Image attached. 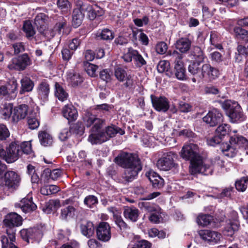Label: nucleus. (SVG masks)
I'll return each instance as SVG.
<instances>
[{
	"label": "nucleus",
	"instance_id": "f704fd0d",
	"mask_svg": "<svg viewBox=\"0 0 248 248\" xmlns=\"http://www.w3.org/2000/svg\"><path fill=\"white\" fill-rule=\"evenodd\" d=\"M191 55L193 56V58L195 60L194 61L199 62H203L206 57L202 48L198 46H194L193 47L191 52Z\"/></svg>",
	"mask_w": 248,
	"mask_h": 248
},
{
	"label": "nucleus",
	"instance_id": "69168bd1",
	"mask_svg": "<svg viewBox=\"0 0 248 248\" xmlns=\"http://www.w3.org/2000/svg\"><path fill=\"white\" fill-rule=\"evenodd\" d=\"M74 52L69 49L66 46H64L61 50L62 59L65 62H68L71 58Z\"/></svg>",
	"mask_w": 248,
	"mask_h": 248
},
{
	"label": "nucleus",
	"instance_id": "4468645a",
	"mask_svg": "<svg viewBox=\"0 0 248 248\" xmlns=\"http://www.w3.org/2000/svg\"><path fill=\"white\" fill-rule=\"evenodd\" d=\"M200 155L198 145L193 143L184 145L180 152L181 157L186 161H190Z\"/></svg>",
	"mask_w": 248,
	"mask_h": 248
},
{
	"label": "nucleus",
	"instance_id": "f257e3e1",
	"mask_svg": "<svg viewBox=\"0 0 248 248\" xmlns=\"http://www.w3.org/2000/svg\"><path fill=\"white\" fill-rule=\"evenodd\" d=\"M229 143L223 142L220 145V150L224 155L229 157H233L237 152L238 148L248 150V140L239 135H234L230 137Z\"/></svg>",
	"mask_w": 248,
	"mask_h": 248
},
{
	"label": "nucleus",
	"instance_id": "b1692460",
	"mask_svg": "<svg viewBox=\"0 0 248 248\" xmlns=\"http://www.w3.org/2000/svg\"><path fill=\"white\" fill-rule=\"evenodd\" d=\"M16 240V232H5L0 233V241L1 242V248H7L8 247L15 245Z\"/></svg>",
	"mask_w": 248,
	"mask_h": 248
},
{
	"label": "nucleus",
	"instance_id": "2eb2a0df",
	"mask_svg": "<svg viewBox=\"0 0 248 248\" xmlns=\"http://www.w3.org/2000/svg\"><path fill=\"white\" fill-rule=\"evenodd\" d=\"M150 98L152 106L158 112H166L170 107L168 99L164 96H157L152 94Z\"/></svg>",
	"mask_w": 248,
	"mask_h": 248
},
{
	"label": "nucleus",
	"instance_id": "a18cd8bd",
	"mask_svg": "<svg viewBox=\"0 0 248 248\" xmlns=\"http://www.w3.org/2000/svg\"><path fill=\"white\" fill-rule=\"evenodd\" d=\"M23 31L26 33V37L29 39L33 37L35 34V31L30 20H25L24 21Z\"/></svg>",
	"mask_w": 248,
	"mask_h": 248
},
{
	"label": "nucleus",
	"instance_id": "7c9ffc66",
	"mask_svg": "<svg viewBox=\"0 0 248 248\" xmlns=\"http://www.w3.org/2000/svg\"><path fill=\"white\" fill-rule=\"evenodd\" d=\"M54 94L62 102L66 100L69 97L68 93L58 82H56L54 85Z\"/></svg>",
	"mask_w": 248,
	"mask_h": 248
},
{
	"label": "nucleus",
	"instance_id": "e2e57ef3",
	"mask_svg": "<svg viewBox=\"0 0 248 248\" xmlns=\"http://www.w3.org/2000/svg\"><path fill=\"white\" fill-rule=\"evenodd\" d=\"M20 236L21 239L28 244L31 240V228L22 229L19 231Z\"/></svg>",
	"mask_w": 248,
	"mask_h": 248
},
{
	"label": "nucleus",
	"instance_id": "338daca9",
	"mask_svg": "<svg viewBox=\"0 0 248 248\" xmlns=\"http://www.w3.org/2000/svg\"><path fill=\"white\" fill-rule=\"evenodd\" d=\"M211 165L213 170L214 169H220L224 167V161L220 158L219 156H217L211 160Z\"/></svg>",
	"mask_w": 248,
	"mask_h": 248
},
{
	"label": "nucleus",
	"instance_id": "6e6552de",
	"mask_svg": "<svg viewBox=\"0 0 248 248\" xmlns=\"http://www.w3.org/2000/svg\"><path fill=\"white\" fill-rule=\"evenodd\" d=\"M170 55L173 58H175L174 61V67L173 71V76L180 80H186L187 79L186 74V69L184 66V63L182 61V55L176 50L173 51Z\"/></svg>",
	"mask_w": 248,
	"mask_h": 248
},
{
	"label": "nucleus",
	"instance_id": "f3484780",
	"mask_svg": "<svg viewBox=\"0 0 248 248\" xmlns=\"http://www.w3.org/2000/svg\"><path fill=\"white\" fill-rule=\"evenodd\" d=\"M117 134L115 126H108L102 131L97 134L93 135V139L95 140V144H100L108 140L110 138L115 136Z\"/></svg>",
	"mask_w": 248,
	"mask_h": 248
},
{
	"label": "nucleus",
	"instance_id": "774afa93",
	"mask_svg": "<svg viewBox=\"0 0 248 248\" xmlns=\"http://www.w3.org/2000/svg\"><path fill=\"white\" fill-rule=\"evenodd\" d=\"M81 40L78 38H74L69 41L67 47L75 52V51L80 46Z\"/></svg>",
	"mask_w": 248,
	"mask_h": 248
},
{
	"label": "nucleus",
	"instance_id": "bf43d9fd",
	"mask_svg": "<svg viewBox=\"0 0 248 248\" xmlns=\"http://www.w3.org/2000/svg\"><path fill=\"white\" fill-rule=\"evenodd\" d=\"M135 76L132 74H128L125 78V81L124 85L126 88L129 89H134L135 87L136 80L134 79Z\"/></svg>",
	"mask_w": 248,
	"mask_h": 248
},
{
	"label": "nucleus",
	"instance_id": "ea45409f",
	"mask_svg": "<svg viewBox=\"0 0 248 248\" xmlns=\"http://www.w3.org/2000/svg\"><path fill=\"white\" fill-rule=\"evenodd\" d=\"M61 206L60 201L59 200H50L46 203L43 208V211L47 213L50 214L53 211H56Z\"/></svg>",
	"mask_w": 248,
	"mask_h": 248
},
{
	"label": "nucleus",
	"instance_id": "603ef678",
	"mask_svg": "<svg viewBox=\"0 0 248 248\" xmlns=\"http://www.w3.org/2000/svg\"><path fill=\"white\" fill-rule=\"evenodd\" d=\"M66 25V20L62 16H59L57 19V22L53 29V31L55 32V34L61 33L62 30Z\"/></svg>",
	"mask_w": 248,
	"mask_h": 248
},
{
	"label": "nucleus",
	"instance_id": "052dcab7",
	"mask_svg": "<svg viewBox=\"0 0 248 248\" xmlns=\"http://www.w3.org/2000/svg\"><path fill=\"white\" fill-rule=\"evenodd\" d=\"M233 191L232 186L225 187L222 189L221 192L217 194V199H224L225 198H231L232 192Z\"/></svg>",
	"mask_w": 248,
	"mask_h": 248
},
{
	"label": "nucleus",
	"instance_id": "cd10ccee",
	"mask_svg": "<svg viewBox=\"0 0 248 248\" xmlns=\"http://www.w3.org/2000/svg\"><path fill=\"white\" fill-rule=\"evenodd\" d=\"M124 217L133 222H136L139 219L140 211L136 207L132 206H124L123 212Z\"/></svg>",
	"mask_w": 248,
	"mask_h": 248
},
{
	"label": "nucleus",
	"instance_id": "393cba45",
	"mask_svg": "<svg viewBox=\"0 0 248 248\" xmlns=\"http://www.w3.org/2000/svg\"><path fill=\"white\" fill-rule=\"evenodd\" d=\"M77 6L78 7L74 9L72 14V26L75 28L81 24L85 16V11L81 10V1L79 2Z\"/></svg>",
	"mask_w": 248,
	"mask_h": 248
},
{
	"label": "nucleus",
	"instance_id": "7ed1b4c3",
	"mask_svg": "<svg viewBox=\"0 0 248 248\" xmlns=\"http://www.w3.org/2000/svg\"><path fill=\"white\" fill-rule=\"evenodd\" d=\"M20 156L19 141H12L6 147V150L0 146V158L8 163L14 162Z\"/></svg>",
	"mask_w": 248,
	"mask_h": 248
},
{
	"label": "nucleus",
	"instance_id": "72a5a7b5",
	"mask_svg": "<svg viewBox=\"0 0 248 248\" xmlns=\"http://www.w3.org/2000/svg\"><path fill=\"white\" fill-rule=\"evenodd\" d=\"M14 106L12 103H5L0 108V113L2 118L5 120H8L12 117Z\"/></svg>",
	"mask_w": 248,
	"mask_h": 248
},
{
	"label": "nucleus",
	"instance_id": "4c0bfd02",
	"mask_svg": "<svg viewBox=\"0 0 248 248\" xmlns=\"http://www.w3.org/2000/svg\"><path fill=\"white\" fill-rule=\"evenodd\" d=\"M213 220L214 217L208 214H201L199 215L196 219L198 225L203 227L210 225Z\"/></svg>",
	"mask_w": 248,
	"mask_h": 248
},
{
	"label": "nucleus",
	"instance_id": "c03bdc74",
	"mask_svg": "<svg viewBox=\"0 0 248 248\" xmlns=\"http://www.w3.org/2000/svg\"><path fill=\"white\" fill-rule=\"evenodd\" d=\"M69 129L73 134L82 135L84 133L85 126L81 122L78 121L76 123L72 124Z\"/></svg>",
	"mask_w": 248,
	"mask_h": 248
},
{
	"label": "nucleus",
	"instance_id": "f8f14e48",
	"mask_svg": "<svg viewBox=\"0 0 248 248\" xmlns=\"http://www.w3.org/2000/svg\"><path fill=\"white\" fill-rule=\"evenodd\" d=\"M81 10L85 11V15L90 20L98 19L103 16L105 12L100 7L95 5L92 6L89 3L81 1Z\"/></svg>",
	"mask_w": 248,
	"mask_h": 248
},
{
	"label": "nucleus",
	"instance_id": "9d476101",
	"mask_svg": "<svg viewBox=\"0 0 248 248\" xmlns=\"http://www.w3.org/2000/svg\"><path fill=\"white\" fill-rule=\"evenodd\" d=\"M177 154L172 152L163 154L157 162V166L161 170H169L174 167L176 164L174 158L177 157Z\"/></svg>",
	"mask_w": 248,
	"mask_h": 248
},
{
	"label": "nucleus",
	"instance_id": "37998d69",
	"mask_svg": "<svg viewBox=\"0 0 248 248\" xmlns=\"http://www.w3.org/2000/svg\"><path fill=\"white\" fill-rule=\"evenodd\" d=\"M128 75V74L126 70V68L122 66H116L115 67L114 76L119 82H124Z\"/></svg>",
	"mask_w": 248,
	"mask_h": 248
},
{
	"label": "nucleus",
	"instance_id": "473e14b6",
	"mask_svg": "<svg viewBox=\"0 0 248 248\" xmlns=\"http://www.w3.org/2000/svg\"><path fill=\"white\" fill-rule=\"evenodd\" d=\"M10 95V100L14 99L17 94L18 83L16 80L12 79L5 85Z\"/></svg>",
	"mask_w": 248,
	"mask_h": 248
},
{
	"label": "nucleus",
	"instance_id": "864d4df0",
	"mask_svg": "<svg viewBox=\"0 0 248 248\" xmlns=\"http://www.w3.org/2000/svg\"><path fill=\"white\" fill-rule=\"evenodd\" d=\"M239 225L236 222H231L225 227L224 234L230 237H232L234 233L239 229Z\"/></svg>",
	"mask_w": 248,
	"mask_h": 248
},
{
	"label": "nucleus",
	"instance_id": "5701e85b",
	"mask_svg": "<svg viewBox=\"0 0 248 248\" xmlns=\"http://www.w3.org/2000/svg\"><path fill=\"white\" fill-rule=\"evenodd\" d=\"M28 108V106L26 104H22L14 107L12 122L16 123L20 120L24 119L27 115Z\"/></svg>",
	"mask_w": 248,
	"mask_h": 248
},
{
	"label": "nucleus",
	"instance_id": "a211bd4d",
	"mask_svg": "<svg viewBox=\"0 0 248 248\" xmlns=\"http://www.w3.org/2000/svg\"><path fill=\"white\" fill-rule=\"evenodd\" d=\"M201 238L210 245H215L220 241L221 234L216 231L210 230H201L199 232Z\"/></svg>",
	"mask_w": 248,
	"mask_h": 248
},
{
	"label": "nucleus",
	"instance_id": "412c9836",
	"mask_svg": "<svg viewBox=\"0 0 248 248\" xmlns=\"http://www.w3.org/2000/svg\"><path fill=\"white\" fill-rule=\"evenodd\" d=\"M19 207L24 213H31L37 209V205L32 201V197L31 195H28L23 198L18 204Z\"/></svg>",
	"mask_w": 248,
	"mask_h": 248
},
{
	"label": "nucleus",
	"instance_id": "f03ea898",
	"mask_svg": "<svg viewBox=\"0 0 248 248\" xmlns=\"http://www.w3.org/2000/svg\"><path fill=\"white\" fill-rule=\"evenodd\" d=\"M221 106L231 123H240L247 119L246 115L237 101L226 100L221 102Z\"/></svg>",
	"mask_w": 248,
	"mask_h": 248
},
{
	"label": "nucleus",
	"instance_id": "ddd939ff",
	"mask_svg": "<svg viewBox=\"0 0 248 248\" xmlns=\"http://www.w3.org/2000/svg\"><path fill=\"white\" fill-rule=\"evenodd\" d=\"M202 120L209 126L214 127L223 122V115L219 109L213 108L203 117Z\"/></svg>",
	"mask_w": 248,
	"mask_h": 248
},
{
	"label": "nucleus",
	"instance_id": "e433bc0d",
	"mask_svg": "<svg viewBox=\"0 0 248 248\" xmlns=\"http://www.w3.org/2000/svg\"><path fill=\"white\" fill-rule=\"evenodd\" d=\"M44 230L43 226L31 228V243L33 241L39 242L41 241L44 235Z\"/></svg>",
	"mask_w": 248,
	"mask_h": 248
},
{
	"label": "nucleus",
	"instance_id": "6ab92c4d",
	"mask_svg": "<svg viewBox=\"0 0 248 248\" xmlns=\"http://www.w3.org/2000/svg\"><path fill=\"white\" fill-rule=\"evenodd\" d=\"M124 169V171L122 174V178L125 183H129L137 178L139 173L142 170V166L141 164Z\"/></svg>",
	"mask_w": 248,
	"mask_h": 248
},
{
	"label": "nucleus",
	"instance_id": "4be33fe9",
	"mask_svg": "<svg viewBox=\"0 0 248 248\" xmlns=\"http://www.w3.org/2000/svg\"><path fill=\"white\" fill-rule=\"evenodd\" d=\"M84 79L81 75L73 70H69L66 73L67 81L73 88L80 86Z\"/></svg>",
	"mask_w": 248,
	"mask_h": 248
},
{
	"label": "nucleus",
	"instance_id": "4d7b16f0",
	"mask_svg": "<svg viewBox=\"0 0 248 248\" xmlns=\"http://www.w3.org/2000/svg\"><path fill=\"white\" fill-rule=\"evenodd\" d=\"M98 203L97 198L92 195L86 196L84 200V204L91 208Z\"/></svg>",
	"mask_w": 248,
	"mask_h": 248
},
{
	"label": "nucleus",
	"instance_id": "9b49d317",
	"mask_svg": "<svg viewBox=\"0 0 248 248\" xmlns=\"http://www.w3.org/2000/svg\"><path fill=\"white\" fill-rule=\"evenodd\" d=\"M222 70L212 66L209 63H204L201 67V76L202 78H206L209 81L217 79L221 74Z\"/></svg>",
	"mask_w": 248,
	"mask_h": 248
},
{
	"label": "nucleus",
	"instance_id": "c85d7f7f",
	"mask_svg": "<svg viewBox=\"0 0 248 248\" xmlns=\"http://www.w3.org/2000/svg\"><path fill=\"white\" fill-rule=\"evenodd\" d=\"M80 230L81 234L87 238H90L94 233L95 227L93 223L90 221L82 222L80 225Z\"/></svg>",
	"mask_w": 248,
	"mask_h": 248
},
{
	"label": "nucleus",
	"instance_id": "680f3d73",
	"mask_svg": "<svg viewBox=\"0 0 248 248\" xmlns=\"http://www.w3.org/2000/svg\"><path fill=\"white\" fill-rule=\"evenodd\" d=\"M84 66L86 72L90 76L94 77L97 76L96 72L98 68L97 65L87 62Z\"/></svg>",
	"mask_w": 248,
	"mask_h": 248
},
{
	"label": "nucleus",
	"instance_id": "39448f33",
	"mask_svg": "<svg viewBox=\"0 0 248 248\" xmlns=\"http://www.w3.org/2000/svg\"><path fill=\"white\" fill-rule=\"evenodd\" d=\"M115 162L123 168L141 165L138 155L134 153L121 152L114 158Z\"/></svg>",
	"mask_w": 248,
	"mask_h": 248
},
{
	"label": "nucleus",
	"instance_id": "3c124183",
	"mask_svg": "<svg viewBox=\"0 0 248 248\" xmlns=\"http://www.w3.org/2000/svg\"><path fill=\"white\" fill-rule=\"evenodd\" d=\"M238 54L235 53V59L236 61H241L242 56L245 58L248 57V46L247 47L241 45H238L237 47Z\"/></svg>",
	"mask_w": 248,
	"mask_h": 248
},
{
	"label": "nucleus",
	"instance_id": "a19ab883",
	"mask_svg": "<svg viewBox=\"0 0 248 248\" xmlns=\"http://www.w3.org/2000/svg\"><path fill=\"white\" fill-rule=\"evenodd\" d=\"M76 208L72 205L63 207L61 210L60 217L62 220H66L68 218L72 217L75 215Z\"/></svg>",
	"mask_w": 248,
	"mask_h": 248
},
{
	"label": "nucleus",
	"instance_id": "5fc2aeb1",
	"mask_svg": "<svg viewBox=\"0 0 248 248\" xmlns=\"http://www.w3.org/2000/svg\"><path fill=\"white\" fill-rule=\"evenodd\" d=\"M21 155L23 154L30 155L32 153L31 144L30 141H24L19 144Z\"/></svg>",
	"mask_w": 248,
	"mask_h": 248
},
{
	"label": "nucleus",
	"instance_id": "09e8293b",
	"mask_svg": "<svg viewBox=\"0 0 248 248\" xmlns=\"http://www.w3.org/2000/svg\"><path fill=\"white\" fill-rule=\"evenodd\" d=\"M219 125L215 131L216 134L218 135L223 139L225 136L228 135L231 131V126L226 124H222Z\"/></svg>",
	"mask_w": 248,
	"mask_h": 248
},
{
	"label": "nucleus",
	"instance_id": "1a4fd4ad",
	"mask_svg": "<svg viewBox=\"0 0 248 248\" xmlns=\"http://www.w3.org/2000/svg\"><path fill=\"white\" fill-rule=\"evenodd\" d=\"M4 176L1 186L10 190H16L21 182L20 175L16 171L7 170Z\"/></svg>",
	"mask_w": 248,
	"mask_h": 248
},
{
	"label": "nucleus",
	"instance_id": "aec40b11",
	"mask_svg": "<svg viewBox=\"0 0 248 248\" xmlns=\"http://www.w3.org/2000/svg\"><path fill=\"white\" fill-rule=\"evenodd\" d=\"M50 90V87L48 81L45 79H43L37 87L38 98L44 102L47 101Z\"/></svg>",
	"mask_w": 248,
	"mask_h": 248
},
{
	"label": "nucleus",
	"instance_id": "58836bf2",
	"mask_svg": "<svg viewBox=\"0 0 248 248\" xmlns=\"http://www.w3.org/2000/svg\"><path fill=\"white\" fill-rule=\"evenodd\" d=\"M170 62L167 61H160L157 66V69L159 73H162L166 71V75L169 78L173 77V72L172 70L169 68Z\"/></svg>",
	"mask_w": 248,
	"mask_h": 248
},
{
	"label": "nucleus",
	"instance_id": "49530a36",
	"mask_svg": "<svg viewBox=\"0 0 248 248\" xmlns=\"http://www.w3.org/2000/svg\"><path fill=\"white\" fill-rule=\"evenodd\" d=\"M60 190V188L56 185H47L42 187L40 193L45 196H48L57 193Z\"/></svg>",
	"mask_w": 248,
	"mask_h": 248
},
{
	"label": "nucleus",
	"instance_id": "c756f323",
	"mask_svg": "<svg viewBox=\"0 0 248 248\" xmlns=\"http://www.w3.org/2000/svg\"><path fill=\"white\" fill-rule=\"evenodd\" d=\"M105 122V120L96 118L95 121L94 122V124L91 129V133L89 136V140L92 144H95V140L93 139V136H92L94 134H97L102 131L101 128L103 126V123Z\"/></svg>",
	"mask_w": 248,
	"mask_h": 248
},
{
	"label": "nucleus",
	"instance_id": "0eeeda50",
	"mask_svg": "<svg viewBox=\"0 0 248 248\" xmlns=\"http://www.w3.org/2000/svg\"><path fill=\"white\" fill-rule=\"evenodd\" d=\"M32 60L29 55L25 53L14 57L8 65L10 70L23 71L32 64Z\"/></svg>",
	"mask_w": 248,
	"mask_h": 248
},
{
	"label": "nucleus",
	"instance_id": "20e7f679",
	"mask_svg": "<svg viewBox=\"0 0 248 248\" xmlns=\"http://www.w3.org/2000/svg\"><path fill=\"white\" fill-rule=\"evenodd\" d=\"M197 157L190 161L189 173L192 175L200 173L204 175L212 174L213 173L212 167L209 164L203 163V157L201 155Z\"/></svg>",
	"mask_w": 248,
	"mask_h": 248
},
{
	"label": "nucleus",
	"instance_id": "de8ad7c7",
	"mask_svg": "<svg viewBox=\"0 0 248 248\" xmlns=\"http://www.w3.org/2000/svg\"><path fill=\"white\" fill-rule=\"evenodd\" d=\"M243 27L240 26H234L233 28V31L237 38H240L244 41L248 40V31L242 28Z\"/></svg>",
	"mask_w": 248,
	"mask_h": 248
},
{
	"label": "nucleus",
	"instance_id": "13d9d810",
	"mask_svg": "<svg viewBox=\"0 0 248 248\" xmlns=\"http://www.w3.org/2000/svg\"><path fill=\"white\" fill-rule=\"evenodd\" d=\"M21 35L20 32L17 30H12L6 35V38L8 41L14 42L20 39Z\"/></svg>",
	"mask_w": 248,
	"mask_h": 248
},
{
	"label": "nucleus",
	"instance_id": "a878e982",
	"mask_svg": "<svg viewBox=\"0 0 248 248\" xmlns=\"http://www.w3.org/2000/svg\"><path fill=\"white\" fill-rule=\"evenodd\" d=\"M62 116L69 123L76 121L78 117V111L72 104L65 105L62 108Z\"/></svg>",
	"mask_w": 248,
	"mask_h": 248
},
{
	"label": "nucleus",
	"instance_id": "0e129e2a",
	"mask_svg": "<svg viewBox=\"0 0 248 248\" xmlns=\"http://www.w3.org/2000/svg\"><path fill=\"white\" fill-rule=\"evenodd\" d=\"M201 62L193 61L190 63L188 67V72L193 75H195L201 73V67L200 65Z\"/></svg>",
	"mask_w": 248,
	"mask_h": 248
},
{
	"label": "nucleus",
	"instance_id": "79ce46f5",
	"mask_svg": "<svg viewBox=\"0 0 248 248\" xmlns=\"http://www.w3.org/2000/svg\"><path fill=\"white\" fill-rule=\"evenodd\" d=\"M96 37L100 40L110 41L114 38V32L108 29H104L101 31H98Z\"/></svg>",
	"mask_w": 248,
	"mask_h": 248
},
{
	"label": "nucleus",
	"instance_id": "6e6d98bb",
	"mask_svg": "<svg viewBox=\"0 0 248 248\" xmlns=\"http://www.w3.org/2000/svg\"><path fill=\"white\" fill-rule=\"evenodd\" d=\"M134 56L133 60L134 63L137 67H141L147 64L146 61L138 50H135Z\"/></svg>",
	"mask_w": 248,
	"mask_h": 248
},
{
	"label": "nucleus",
	"instance_id": "dca6fc26",
	"mask_svg": "<svg viewBox=\"0 0 248 248\" xmlns=\"http://www.w3.org/2000/svg\"><path fill=\"white\" fill-rule=\"evenodd\" d=\"M96 237L98 240L108 242L111 237V228L109 224L104 221H101L96 227Z\"/></svg>",
	"mask_w": 248,
	"mask_h": 248
},
{
	"label": "nucleus",
	"instance_id": "2f4dec72",
	"mask_svg": "<svg viewBox=\"0 0 248 248\" xmlns=\"http://www.w3.org/2000/svg\"><path fill=\"white\" fill-rule=\"evenodd\" d=\"M20 83L21 88L19 91L20 94H23L26 92H30L32 91L34 83L30 78L25 77L21 80Z\"/></svg>",
	"mask_w": 248,
	"mask_h": 248
},
{
	"label": "nucleus",
	"instance_id": "c9c22d12",
	"mask_svg": "<svg viewBox=\"0 0 248 248\" xmlns=\"http://www.w3.org/2000/svg\"><path fill=\"white\" fill-rule=\"evenodd\" d=\"M38 138L42 146H49L52 144V137L46 131H40L38 133Z\"/></svg>",
	"mask_w": 248,
	"mask_h": 248
},
{
	"label": "nucleus",
	"instance_id": "8fccbe9b",
	"mask_svg": "<svg viewBox=\"0 0 248 248\" xmlns=\"http://www.w3.org/2000/svg\"><path fill=\"white\" fill-rule=\"evenodd\" d=\"M248 176H244L237 179L235 182V187L236 190L240 192H244L247 188Z\"/></svg>",
	"mask_w": 248,
	"mask_h": 248
},
{
	"label": "nucleus",
	"instance_id": "bb28decb",
	"mask_svg": "<svg viewBox=\"0 0 248 248\" xmlns=\"http://www.w3.org/2000/svg\"><path fill=\"white\" fill-rule=\"evenodd\" d=\"M192 41L187 37H181L174 44L176 49L181 53H186L191 47Z\"/></svg>",
	"mask_w": 248,
	"mask_h": 248
},
{
	"label": "nucleus",
	"instance_id": "423d86ee",
	"mask_svg": "<svg viewBox=\"0 0 248 248\" xmlns=\"http://www.w3.org/2000/svg\"><path fill=\"white\" fill-rule=\"evenodd\" d=\"M23 221L21 216L16 212H11L4 216L2 224L5 231L16 232L17 228L22 225Z\"/></svg>",
	"mask_w": 248,
	"mask_h": 248
}]
</instances>
